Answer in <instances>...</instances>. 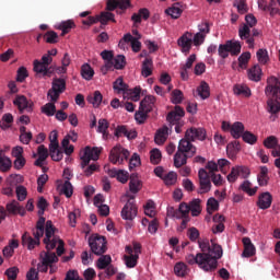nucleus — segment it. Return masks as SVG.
I'll use <instances>...</instances> for the list:
<instances>
[{"label": "nucleus", "mask_w": 280, "mask_h": 280, "mask_svg": "<svg viewBox=\"0 0 280 280\" xmlns=\"http://www.w3.org/2000/svg\"><path fill=\"white\" fill-rule=\"evenodd\" d=\"M57 246V255L56 253H51L49 250H54ZM47 252H42L39 254L40 262L37 264L38 272H47L50 268V275L54 273V264H58V257H61L65 254V241L60 237H55L54 241L47 244Z\"/></svg>", "instance_id": "obj_2"}, {"label": "nucleus", "mask_w": 280, "mask_h": 280, "mask_svg": "<svg viewBox=\"0 0 280 280\" xmlns=\"http://www.w3.org/2000/svg\"><path fill=\"white\" fill-rule=\"evenodd\" d=\"M187 159H191V156L187 155V153L177 151L174 155V166L180 168L187 165Z\"/></svg>", "instance_id": "obj_28"}, {"label": "nucleus", "mask_w": 280, "mask_h": 280, "mask_svg": "<svg viewBox=\"0 0 280 280\" xmlns=\"http://www.w3.org/2000/svg\"><path fill=\"white\" fill-rule=\"evenodd\" d=\"M278 143L279 142L277 141V137H275V136H270L264 140L265 148H268L269 150L277 148Z\"/></svg>", "instance_id": "obj_60"}, {"label": "nucleus", "mask_w": 280, "mask_h": 280, "mask_svg": "<svg viewBox=\"0 0 280 280\" xmlns=\"http://www.w3.org/2000/svg\"><path fill=\"white\" fill-rule=\"evenodd\" d=\"M2 124L0 125L2 130H8V128H10V124H12L14 121V116H12V114H4L2 116Z\"/></svg>", "instance_id": "obj_51"}, {"label": "nucleus", "mask_w": 280, "mask_h": 280, "mask_svg": "<svg viewBox=\"0 0 280 280\" xmlns=\"http://www.w3.org/2000/svg\"><path fill=\"white\" fill-rule=\"evenodd\" d=\"M13 104L18 107L20 113H32L34 110V102L28 101L25 95L15 96Z\"/></svg>", "instance_id": "obj_12"}, {"label": "nucleus", "mask_w": 280, "mask_h": 280, "mask_svg": "<svg viewBox=\"0 0 280 280\" xmlns=\"http://www.w3.org/2000/svg\"><path fill=\"white\" fill-rule=\"evenodd\" d=\"M73 27H75V22H73L72 20H68L59 24V30L62 32V36L69 34L71 30H73Z\"/></svg>", "instance_id": "obj_40"}, {"label": "nucleus", "mask_w": 280, "mask_h": 280, "mask_svg": "<svg viewBox=\"0 0 280 280\" xmlns=\"http://www.w3.org/2000/svg\"><path fill=\"white\" fill-rule=\"evenodd\" d=\"M199 190L198 194H209L211 191V177L205 168H200L198 173Z\"/></svg>", "instance_id": "obj_11"}, {"label": "nucleus", "mask_w": 280, "mask_h": 280, "mask_svg": "<svg viewBox=\"0 0 280 280\" xmlns=\"http://www.w3.org/2000/svg\"><path fill=\"white\" fill-rule=\"evenodd\" d=\"M89 246L91 248V253H93V255H97L98 257L108 250V247L106 246V237L97 234L89 237Z\"/></svg>", "instance_id": "obj_6"}, {"label": "nucleus", "mask_w": 280, "mask_h": 280, "mask_svg": "<svg viewBox=\"0 0 280 280\" xmlns=\"http://www.w3.org/2000/svg\"><path fill=\"white\" fill-rule=\"evenodd\" d=\"M30 74L27 73V68L25 67H20L18 70V74H16V81L18 82H25V79L28 77Z\"/></svg>", "instance_id": "obj_63"}, {"label": "nucleus", "mask_w": 280, "mask_h": 280, "mask_svg": "<svg viewBox=\"0 0 280 280\" xmlns=\"http://www.w3.org/2000/svg\"><path fill=\"white\" fill-rule=\"evenodd\" d=\"M242 139L245 143H248L249 145H255L257 143V136H255L250 131H245L242 136Z\"/></svg>", "instance_id": "obj_48"}, {"label": "nucleus", "mask_w": 280, "mask_h": 280, "mask_svg": "<svg viewBox=\"0 0 280 280\" xmlns=\"http://www.w3.org/2000/svg\"><path fill=\"white\" fill-rule=\"evenodd\" d=\"M265 93L269 98L267 101V110L271 115H277L280 110V79L277 77H270L267 80V86Z\"/></svg>", "instance_id": "obj_3"}, {"label": "nucleus", "mask_w": 280, "mask_h": 280, "mask_svg": "<svg viewBox=\"0 0 280 280\" xmlns=\"http://www.w3.org/2000/svg\"><path fill=\"white\" fill-rule=\"evenodd\" d=\"M108 128H109V124H108L107 119L102 118L98 120L97 132L103 135L104 139H106L108 137Z\"/></svg>", "instance_id": "obj_39"}, {"label": "nucleus", "mask_w": 280, "mask_h": 280, "mask_svg": "<svg viewBox=\"0 0 280 280\" xmlns=\"http://www.w3.org/2000/svg\"><path fill=\"white\" fill-rule=\"evenodd\" d=\"M150 161L153 165H159L161 163V151L159 149H153L151 151Z\"/></svg>", "instance_id": "obj_57"}, {"label": "nucleus", "mask_w": 280, "mask_h": 280, "mask_svg": "<svg viewBox=\"0 0 280 280\" xmlns=\"http://www.w3.org/2000/svg\"><path fill=\"white\" fill-rule=\"evenodd\" d=\"M199 248L202 253H198L196 256L190 254L186 257L188 264L194 266L197 264L205 272H213L218 268V259H222L223 250L222 246L218 245L215 238L198 241Z\"/></svg>", "instance_id": "obj_1"}, {"label": "nucleus", "mask_w": 280, "mask_h": 280, "mask_svg": "<svg viewBox=\"0 0 280 280\" xmlns=\"http://www.w3.org/2000/svg\"><path fill=\"white\" fill-rule=\"evenodd\" d=\"M185 137L186 139H189L191 142L205 141V139H207V130H205V128L191 127L186 130Z\"/></svg>", "instance_id": "obj_13"}, {"label": "nucleus", "mask_w": 280, "mask_h": 280, "mask_svg": "<svg viewBox=\"0 0 280 280\" xmlns=\"http://www.w3.org/2000/svg\"><path fill=\"white\" fill-rule=\"evenodd\" d=\"M242 150V145L240 144V141L234 140L226 145V152L231 159H235L237 156L238 152Z\"/></svg>", "instance_id": "obj_30"}, {"label": "nucleus", "mask_w": 280, "mask_h": 280, "mask_svg": "<svg viewBox=\"0 0 280 280\" xmlns=\"http://www.w3.org/2000/svg\"><path fill=\"white\" fill-rule=\"evenodd\" d=\"M113 89L121 93V91H128V84L124 82V78L119 77L113 84Z\"/></svg>", "instance_id": "obj_47"}, {"label": "nucleus", "mask_w": 280, "mask_h": 280, "mask_svg": "<svg viewBox=\"0 0 280 280\" xmlns=\"http://www.w3.org/2000/svg\"><path fill=\"white\" fill-rule=\"evenodd\" d=\"M238 35L241 40H246V38L250 36V26L247 24H243V26L238 28Z\"/></svg>", "instance_id": "obj_50"}, {"label": "nucleus", "mask_w": 280, "mask_h": 280, "mask_svg": "<svg viewBox=\"0 0 280 280\" xmlns=\"http://www.w3.org/2000/svg\"><path fill=\"white\" fill-rule=\"evenodd\" d=\"M124 5L121 0H108L106 4V11L113 12L119 8V10H128V7H121Z\"/></svg>", "instance_id": "obj_36"}, {"label": "nucleus", "mask_w": 280, "mask_h": 280, "mask_svg": "<svg viewBox=\"0 0 280 280\" xmlns=\"http://www.w3.org/2000/svg\"><path fill=\"white\" fill-rule=\"evenodd\" d=\"M210 178H211V182L213 183V185L215 187H222V185H224V178L222 177L221 174H215V173H212L209 175Z\"/></svg>", "instance_id": "obj_55"}, {"label": "nucleus", "mask_w": 280, "mask_h": 280, "mask_svg": "<svg viewBox=\"0 0 280 280\" xmlns=\"http://www.w3.org/2000/svg\"><path fill=\"white\" fill-rule=\"evenodd\" d=\"M62 191L66 195V198H71V196H73V185H71V182L66 180L63 183Z\"/></svg>", "instance_id": "obj_62"}, {"label": "nucleus", "mask_w": 280, "mask_h": 280, "mask_svg": "<svg viewBox=\"0 0 280 280\" xmlns=\"http://www.w3.org/2000/svg\"><path fill=\"white\" fill-rule=\"evenodd\" d=\"M102 100H104V95H102V92L95 91L94 93L88 95L86 102L89 104H92L94 108H100V105L102 104Z\"/></svg>", "instance_id": "obj_27"}, {"label": "nucleus", "mask_w": 280, "mask_h": 280, "mask_svg": "<svg viewBox=\"0 0 280 280\" xmlns=\"http://www.w3.org/2000/svg\"><path fill=\"white\" fill-rule=\"evenodd\" d=\"M247 78L252 82H261V67L254 66L247 70Z\"/></svg>", "instance_id": "obj_25"}, {"label": "nucleus", "mask_w": 280, "mask_h": 280, "mask_svg": "<svg viewBox=\"0 0 280 280\" xmlns=\"http://www.w3.org/2000/svg\"><path fill=\"white\" fill-rule=\"evenodd\" d=\"M81 75L84 80H93V75H95V71L89 63H85L81 67Z\"/></svg>", "instance_id": "obj_38"}, {"label": "nucleus", "mask_w": 280, "mask_h": 280, "mask_svg": "<svg viewBox=\"0 0 280 280\" xmlns=\"http://www.w3.org/2000/svg\"><path fill=\"white\" fill-rule=\"evenodd\" d=\"M196 145L191 143V141L185 136L183 139L179 140L177 151L188 156H196Z\"/></svg>", "instance_id": "obj_14"}, {"label": "nucleus", "mask_w": 280, "mask_h": 280, "mask_svg": "<svg viewBox=\"0 0 280 280\" xmlns=\"http://www.w3.org/2000/svg\"><path fill=\"white\" fill-rule=\"evenodd\" d=\"M45 43H48L49 45H56L58 43V33L55 31H48L44 35Z\"/></svg>", "instance_id": "obj_43"}, {"label": "nucleus", "mask_w": 280, "mask_h": 280, "mask_svg": "<svg viewBox=\"0 0 280 280\" xmlns=\"http://www.w3.org/2000/svg\"><path fill=\"white\" fill-rule=\"evenodd\" d=\"M56 231H58V230L54 226V223L51 222V220L46 221L45 238H44V244H46V248H47V244H52V242H54V240H56V237H60V236L56 235Z\"/></svg>", "instance_id": "obj_17"}, {"label": "nucleus", "mask_w": 280, "mask_h": 280, "mask_svg": "<svg viewBox=\"0 0 280 280\" xmlns=\"http://www.w3.org/2000/svg\"><path fill=\"white\" fill-rule=\"evenodd\" d=\"M137 259H139V255L131 254L130 256H125V264L127 268H135L137 266Z\"/></svg>", "instance_id": "obj_52"}, {"label": "nucleus", "mask_w": 280, "mask_h": 280, "mask_svg": "<svg viewBox=\"0 0 280 280\" xmlns=\"http://www.w3.org/2000/svg\"><path fill=\"white\" fill-rule=\"evenodd\" d=\"M113 261V258H110V255H101V257L96 261V267L98 270H106L110 262Z\"/></svg>", "instance_id": "obj_34"}, {"label": "nucleus", "mask_w": 280, "mask_h": 280, "mask_svg": "<svg viewBox=\"0 0 280 280\" xmlns=\"http://www.w3.org/2000/svg\"><path fill=\"white\" fill-rule=\"evenodd\" d=\"M234 93L235 95H241L242 97H250L252 95L250 88L240 84L234 86Z\"/></svg>", "instance_id": "obj_41"}, {"label": "nucleus", "mask_w": 280, "mask_h": 280, "mask_svg": "<svg viewBox=\"0 0 280 280\" xmlns=\"http://www.w3.org/2000/svg\"><path fill=\"white\" fill-rule=\"evenodd\" d=\"M155 102H156V97H154L152 95L145 96L140 102V110H142V113H152V108H154Z\"/></svg>", "instance_id": "obj_23"}, {"label": "nucleus", "mask_w": 280, "mask_h": 280, "mask_svg": "<svg viewBox=\"0 0 280 280\" xmlns=\"http://www.w3.org/2000/svg\"><path fill=\"white\" fill-rule=\"evenodd\" d=\"M183 97H184L183 91H180V90H174V91L172 92L171 102H172L173 104H182V103H183Z\"/></svg>", "instance_id": "obj_54"}, {"label": "nucleus", "mask_w": 280, "mask_h": 280, "mask_svg": "<svg viewBox=\"0 0 280 280\" xmlns=\"http://www.w3.org/2000/svg\"><path fill=\"white\" fill-rule=\"evenodd\" d=\"M189 205H187L186 202H182L177 210L171 208V210H168V213H171L173 218H177V220H180V218H189Z\"/></svg>", "instance_id": "obj_20"}, {"label": "nucleus", "mask_w": 280, "mask_h": 280, "mask_svg": "<svg viewBox=\"0 0 280 280\" xmlns=\"http://www.w3.org/2000/svg\"><path fill=\"white\" fill-rule=\"evenodd\" d=\"M7 211L9 213H11L12 215L19 214L22 218L25 217V214L27 213L25 208L23 206H21V203H19V201H16V200H12L11 202H9L7 205Z\"/></svg>", "instance_id": "obj_21"}, {"label": "nucleus", "mask_w": 280, "mask_h": 280, "mask_svg": "<svg viewBox=\"0 0 280 280\" xmlns=\"http://www.w3.org/2000/svg\"><path fill=\"white\" fill-rule=\"evenodd\" d=\"M137 213H138V208H137V203L135 201V196H129V199L122 207L120 215H121L122 220L132 221V220H135V218H137Z\"/></svg>", "instance_id": "obj_10"}, {"label": "nucleus", "mask_w": 280, "mask_h": 280, "mask_svg": "<svg viewBox=\"0 0 280 280\" xmlns=\"http://www.w3.org/2000/svg\"><path fill=\"white\" fill-rule=\"evenodd\" d=\"M33 65V70L35 71V73H42L43 75H49L51 73V70H49V68L45 66V63L38 61V59H36Z\"/></svg>", "instance_id": "obj_35"}, {"label": "nucleus", "mask_w": 280, "mask_h": 280, "mask_svg": "<svg viewBox=\"0 0 280 280\" xmlns=\"http://www.w3.org/2000/svg\"><path fill=\"white\" fill-rule=\"evenodd\" d=\"M152 67H154L152 58H145L142 62L141 69L143 78H150V75H152Z\"/></svg>", "instance_id": "obj_33"}, {"label": "nucleus", "mask_w": 280, "mask_h": 280, "mask_svg": "<svg viewBox=\"0 0 280 280\" xmlns=\"http://www.w3.org/2000/svg\"><path fill=\"white\" fill-rule=\"evenodd\" d=\"M100 154H102V149L97 147H85L83 154L81 155V167L84 170L86 165L91 163V161H97L100 159Z\"/></svg>", "instance_id": "obj_8"}, {"label": "nucleus", "mask_w": 280, "mask_h": 280, "mask_svg": "<svg viewBox=\"0 0 280 280\" xmlns=\"http://www.w3.org/2000/svg\"><path fill=\"white\" fill-rule=\"evenodd\" d=\"M177 45L182 49V54H189L191 51V45H194L191 33L187 32L177 39Z\"/></svg>", "instance_id": "obj_15"}, {"label": "nucleus", "mask_w": 280, "mask_h": 280, "mask_svg": "<svg viewBox=\"0 0 280 280\" xmlns=\"http://www.w3.org/2000/svg\"><path fill=\"white\" fill-rule=\"evenodd\" d=\"M42 113L47 117H54L56 115V105L54 103H47L42 107Z\"/></svg>", "instance_id": "obj_46"}, {"label": "nucleus", "mask_w": 280, "mask_h": 280, "mask_svg": "<svg viewBox=\"0 0 280 280\" xmlns=\"http://www.w3.org/2000/svg\"><path fill=\"white\" fill-rule=\"evenodd\" d=\"M45 217H39L36 223V231H33L34 237L27 232L22 235V244L26 246L28 250H34V248L40 244V237L45 235Z\"/></svg>", "instance_id": "obj_4"}, {"label": "nucleus", "mask_w": 280, "mask_h": 280, "mask_svg": "<svg viewBox=\"0 0 280 280\" xmlns=\"http://www.w3.org/2000/svg\"><path fill=\"white\" fill-rule=\"evenodd\" d=\"M67 90V81L65 79H54L52 86L48 91L47 95L50 97V102H58L60 94Z\"/></svg>", "instance_id": "obj_9"}, {"label": "nucleus", "mask_w": 280, "mask_h": 280, "mask_svg": "<svg viewBox=\"0 0 280 280\" xmlns=\"http://www.w3.org/2000/svg\"><path fill=\"white\" fill-rule=\"evenodd\" d=\"M12 167V160L5 155L0 154V172H10Z\"/></svg>", "instance_id": "obj_42"}, {"label": "nucleus", "mask_w": 280, "mask_h": 280, "mask_svg": "<svg viewBox=\"0 0 280 280\" xmlns=\"http://www.w3.org/2000/svg\"><path fill=\"white\" fill-rule=\"evenodd\" d=\"M177 178H178V175L175 172H170L164 175L162 180H164L165 185H176Z\"/></svg>", "instance_id": "obj_49"}, {"label": "nucleus", "mask_w": 280, "mask_h": 280, "mask_svg": "<svg viewBox=\"0 0 280 280\" xmlns=\"http://www.w3.org/2000/svg\"><path fill=\"white\" fill-rule=\"evenodd\" d=\"M230 54L231 56H240V54H242V44L235 40H228L225 44L219 45L218 55L220 58L226 60Z\"/></svg>", "instance_id": "obj_5"}, {"label": "nucleus", "mask_w": 280, "mask_h": 280, "mask_svg": "<svg viewBox=\"0 0 280 280\" xmlns=\"http://www.w3.org/2000/svg\"><path fill=\"white\" fill-rule=\"evenodd\" d=\"M256 56L258 61L261 62V65H266V62H268V50L260 48L258 49Z\"/></svg>", "instance_id": "obj_64"}, {"label": "nucleus", "mask_w": 280, "mask_h": 280, "mask_svg": "<svg viewBox=\"0 0 280 280\" xmlns=\"http://www.w3.org/2000/svg\"><path fill=\"white\" fill-rule=\"evenodd\" d=\"M96 19H98V23H101L102 28H104V26L108 25L109 21H112V23H116L115 14H113L109 11L102 12L100 15H96Z\"/></svg>", "instance_id": "obj_29"}, {"label": "nucleus", "mask_w": 280, "mask_h": 280, "mask_svg": "<svg viewBox=\"0 0 280 280\" xmlns=\"http://www.w3.org/2000/svg\"><path fill=\"white\" fill-rule=\"evenodd\" d=\"M141 180H130L129 182V190L131 191V194H139V191H141Z\"/></svg>", "instance_id": "obj_61"}, {"label": "nucleus", "mask_w": 280, "mask_h": 280, "mask_svg": "<svg viewBox=\"0 0 280 280\" xmlns=\"http://www.w3.org/2000/svg\"><path fill=\"white\" fill-rule=\"evenodd\" d=\"M253 187V184H250V182L248 180H244L243 184L240 186V189H242V191H245V194H248V196H255V194H257V187Z\"/></svg>", "instance_id": "obj_44"}, {"label": "nucleus", "mask_w": 280, "mask_h": 280, "mask_svg": "<svg viewBox=\"0 0 280 280\" xmlns=\"http://www.w3.org/2000/svg\"><path fill=\"white\" fill-rule=\"evenodd\" d=\"M197 94L202 100H209V97L211 96V91L209 88V83H207V81L200 82V85L197 88Z\"/></svg>", "instance_id": "obj_31"}, {"label": "nucleus", "mask_w": 280, "mask_h": 280, "mask_svg": "<svg viewBox=\"0 0 280 280\" xmlns=\"http://www.w3.org/2000/svg\"><path fill=\"white\" fill-rule=\"evenodd\" d=\"M183 117H185V109L183 107L176 105L174 110L170 112L166 116V120L171 126H174V124H180L183 122Z\"/></svg>", "instance_id": "obj_16"}, {"label": "nucleus", "mask_w": 280, "mask_h": 280, "mask_svg": "<svg viewBox=\"0 0 280 280\" xmlns=\"http://www.w3.org/2000/svg\"><path fill=\"white\" fill-rule=\"evenodd\" d=\"M124 43H130L131 49L135 54H139L141 51V42L138 38H135L130 33L124 35L122 39L119 42V47L124 45Z\"/></svg>", "instance_id": "obj_18"}, {"label": "nucleus", "mask_w": 280, "mask_h": 280, "mask_svg": "<svg viewBox=\"0 0 280 280\" xmlns=\"http://www.w3.org/2000/svg\"><path fill=\"white\" fill-rule=\"evenodd\" d=\"M243 245H244V250H243V257H253L255 255L256 249L255 245H253V242L250 241L249 237H243Z\"/></svg>", "instance_id": "obj_26"}, {"label": "nucleus", "mask_w": 280, "mask_h": 280, "mask_svg": "<svg viewBox=\"0 0 280 280\" xmlns=\"http://www.w3.org/2000/svg\"><path fill=\"white\" fill-rule=\"evenodd\" d=\"M124 67H126V56L118 55L114 58V68L121 70Z\"/></svg>", "instance_id": "obj_53"}, {"label": "nucleus", "mask_w": 280, "mask_h": 280, "mask_svg": "<svg viewBox=\"0 0 280 280\" xmlns=\"http://www.w3.org/2000/svg\"><path fill=\"white\" fill-rule=\"evenodd\" d=\"M272 206V195L270 192H262L258 197L257 207L259 209L266 210L270 209Z\"/></svg>", "instance_id": "obj_22"}, {"label": "nucleus", "mask_w": 280, "mask_h": 280, "mask_svg": "<svg viewBox=\"0 0 280 280\" xmlns=\"http://www.w3.org/2000/svg\"><path fill=\"white\" fill-rule=\"evenodd\" d=\"M248 60H250V52H243L238 57V66L241 69H246V66L248 65Z\"/></svg>", "instance_id": "obj_56"}, {"label": "nucleus", "mask_w": 280, "mask_h": 280, "mask_svg": "<svg viewBox=\"0 0 280 280\" xmlns=\"http://www.w3.org/2000/svg\"><path fill=\"white\" fill-rule=\"evenodd\" d=\"M244 132V124L236 121L232 125L230 135H232L233 139H240Z\"/></svg>", "instance_id": "obj_32"}, {"label": "nucleus", "mask_w": 280, "mask_h": 280, "mask_svg": "<svg viewBox=\"0 0 280 280\" xmlns=\"http://www.w3.org/2000/svg\"><path fill=\"white\" fill-rule=\"evenodd\" d=\"M194 62H196V54L190 55L186 63L180 65V78L186 82V80H189V69L194 67Z\"/></svg>", "instance_id": "obj_19"}, {"label": "nucleus", "mask_w": 280, "mask_h": 280, "mask_svg": "<svg viewBox=\"0 0 280 280\" xmlns=\"http://www.w3.org/2000/svg\"><path fill=\"white\" fill-rule=\"evenodd\" d=\"M15 192L18 196V200L20 202H23V200H25V198H27V188H25V186H18L15 188Z\"/></svg>", "instance_id": "obj_58"}, {"label": "nucleus", "mask_w": 280, "mask_h": 280, "mask_svg": "<svg viewBox=\"0 0 280 280\" xmlns=\"http://www.w3.org/2000/svg\"><path fill=\"white\" fill-rule=\"evenodd\" d=\"M168 137H170V128H167V126H163L156 131L154 141L156 145H163V143L167 141Z\"/></svg>", "instance_id": "obj_24"}, {"label": "nucleus", "mask_w": 280, "mask_h": 280, "mask_svg": "<svg viewBox=\"0 0 280 280\" xmlns=\"http://www.w3.org/2000/svg\"><path fill=\"white\" fill-rule=\"evenodd\" d=\"M130 156V151L121 147V144L115 145L109 152V161L114 165H121L125 161H128Z\"/></svg>", "instance_id": "obj_7"}, {"label": "nucleus", "mask_w": 280, "mask_h": 280, "mask_svg": "<svg viewBox=\"0 0 280 280\" xmlns=\"http://www.w3.org/2000/svg\"><path fill=\"white\" fill-rule=\"evenodd\" d=\"M200 199H194L189 205V209L194 218L198 217L199 213H202V207L200 206Z\"/></svg>", "instance_id": "obj_37"}, {"label": "nucleus", "mask_w": 280, "mask_h": 280, "mask_svg": "<svg viewBox=\"0 0 280 280\" xmlns=\"http://www.w3.org/2000/svg\"><path fill=\"white\" fill-rule=\"evenodd\" d=\"M165 14L172 16L173 19H180V14H183V10L177 5H173L165 10Z\"/></svg>", "instance_id": "obj_45"}, {"label": "nucleus", "mask_w": 280, "mask_h": 280, "mask_svg": "<svg viewBox=\"0 0 280 280\" xmlns=\"http://www.w3.org/2000/svg\"><path fill=\"white\" fill-rule=\"evenodd\" d=\"M174 272L177 277H185L187 272V266L183 262H177L174 267Z\"/></svg>", "instance_id": "obj_59"}]
</instances>
